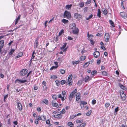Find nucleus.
Masks as SVG:
<instances>
[{
	"mask_svg": "<svg viewBox=\"0 0 127 127\" xmlns=\"http://www.w3.org/2000/svg\"><path fill=\"white\" fill-rule=\"evenodd\" d=\"M88 7H85L84 9V11L85 12H86L88 9Z\"/></svg>",
	"mask_w": 127,
	"mask_h": 127,
	"instance_id": "obj_52",
	"label": "nucleus"
},
{
	"mask_svg": "<svg viewBox=\"0 0 127 127\" xmlns=\"http://www.w3.org/2000/svg\"><path fill=\"white\" fill-rule=\"evenodd\" d=\"M41 117L42 118L41 120L42 121H44L46 120V117L44 115H42L41 116Z\"/></svg>",
	"mask_w": 127,
	"mask_h": 127,
	"instance_id": "obj_38",
	"label": "nucleus"
},
{
	"mask_svg": "<svg viewBox=\"0 0 127 127\" xmlns=\"http://www.w3.org/2000/svg\"><path fill=\"white\" fill-rule=\"evenodd\" d=\"M64 30H63L61 31L59 33V36L61 35L63 32Z\"/></svg>",
	"mask_w": 127,
	"mask_h": 127,
	"instance_id": "obj_60",
	"label": "nucleus"
},
{
	"mask_svg": "<svg viewBox=\"0 0 127 127\" xmlns=\"http://www.w3.org/2000/svg\"><path fill=\"white\" fill-rule=\"evenodd\" d=\"M58 67V66H53L51 67L50 69V70H52L54 69H56V68Z\"/></svg>",
	"mask_w": 127,
	"mask_h": 127,
	"instance_id": "obj_47",
	"label": "nucleus"
},
{
	"mask_svg": "<svg viewBox=\"0 0 127 127\" xmlns=\"http://www.w3.org/2000/svg\"><path fill=\"white\" fill-rule=\"evenodd\" d=\"M42 119V118H41V117L40 116H38L37 117L36 120H41Z\"/></svg>",
	"mask_w": 127,
	"mask_h": 127,
	"instance_id": "obj_63",
	"label": "nucleus"
},
{
	"mask_svg": "<svg viewBox=\"0 0 127 127\" xmlns=\"http://www.w3.org/2000/svg\"><path fill=\"white\" fill-rule=\"evenodd\" d=\"M86 58V57L85 56H82L80 58V61H83Z\"/></svg>",
	"mask_w": 127,
	"mask_h": 127,
	"instance_id": "obj_28",
	"label": "nucleus"
},
{
	"mask_svg": "<svg viewBox=\"0 0 127 127\" xmlns=\"http://www.w3.org/2000/svg\"><path fill=\"white\" fill-rule=\"evenodd\" d=\"M66 82V81L64 80H63L61 81L60 83L62 85H64Z\"/></svg>",
	"mask_w": 127,
	"mask_h": 127,
	"instance_id": "obj_42",
	"label": "nucleus"
},
{
	"mask_svg": "<svg viewBox=\"0 0 127 127\" xmlns=\"http://www.w3.org/2000/svg\"><path fill=\"white\" fill-rule=\"evenodd\" d=\"M54 100H56L57 99V96L55 95H54L52 96Z\"/></svg>",
	"mask_w": 127,
	"mask_h": 127,
	"instance_id": "obj_51",
	"label": "nucleus"
},
{
	"mask_svg": "<svg viewBox=\"0 0 127 127\" xmlns=\"http://www.w3.org/2000/svg\"><path fill=\"white\" fill-rule=\"evenodd\" d=\"M120 14L124 19H125L127 18V14L125 12H121Z\"/></svg>",
	"mask_w": 127,
	"mask_h": 127,
	"instance_id": "obj_9",
	"label": "nucleus"
},
{
	"mask_svg": "<svg viewBox=\"0 0 127 127\" xmlns=\"http://www.w3.org/2000/svg\"><path fill=\"white\" fill-rule=\"evenodd\" d=\"M91 1V0H87V1L86 2V4H90Z\"/></svg>",
	"mask_w": 127,
	"mask_h": 127,
	"instance_id": "obj_49",
	"label": "nucleus"
},
{
	"mask_svg": "<svg viewBox=\"0 0 127 127\" xmlns=\"http://www.w3.org/2000/svg\"><path fill=\"white\" fill-rule=\"evenodd\" d=\"M110 104L109 103L107 102L105 104V106L106 108L108 107L110 105Z\"/></svg>",
	"mask_w": 127,
	"mask_h": 127,
	"instance_id": "obj_45",
	"label": "nucleus"
},
{
	"mask_svg": "<svg viewBox=\"0 0 127 127\" xmlns=\"http://www.w3.org/2000/svg\"><path fill=\"white\" fill-rule=\"evenodd\" d=\"M97 71L96 70H94L91 73L92 75H93L96 73Z\"/></svg>",
	"mask_w": 127,
	"mask_h": 127,
	"instance_id": "obj_48",
	"label": "nucleus"
},
{
	"mask_svg": "<svg viewBox=\"0 0 127 127\" xmlns=\"http://www.w3.org/2000/svg\"><path fill=\"white\" fill-rule=\"evenodd\" d=\"M92 112V111L91 110H90L88 111V112H87L86 113V115L89 116L91 114Z\"/></svg>",
	"mask_w": 127,
	"mask_h": 127,
	"instance_id": "obj_44",
	"label": "nucleus"
},
{
	"mask_svg": "<svg viewBox=\"0 0 127 127\" xmlns=\"http://www.w3.org/2000/svg\"><path fill=\"white\" fill-rule=\"evenodd\" d=\"M102 11L104 15H106L108 13L107 10L105 9H103Z\"/></svg>",
	"mask_w": 127,
	"mask_h": 127,
	"instance_id": "obj_24",
	"label": "nucleus"
},
{
	"mask_svg": "<svg viewBox=\"0 0 127 127\" xmlns=\"http://www.w3.org/2000/svg\"><path fill=\"white\" fill-rule=\"evenodd\" d=\"M4 41L2 40L0 41V52L1 51V49L4 46Z\"/></svg>",
	"mask_w": 127,
	"mask_h": 127,
	"instance_id": "obj_8",
	"label": "nucleus"
},
{
	"mask_svg": "<svg viewBox=\"0 0 127 127\" xmlns=\"http://www.w3.org/2000/svg\"><path fill=\"white\" fill-rule=\"evenodd\" d=\"M82 122H83V121H82V120H77L76 121V123H82Z\"/></svg>",
	"mask_w": 127,
	"mask_h": 127,
	"instance_id": "obj_59",
	"label": "nucleus"
},
{
	"mask_svg": "<svg viewBox=\"0 0 127 127\" xmlns=\"http://www.w3.org/2000/svg\"><path fill=\"white\" fill-rule=\"evenodd\" d=\"M17 108L20 111L22 110V106L20 103L19 102L17 103Z\"/></svg>",
	"mask_w": 127,
	"mask_h": 127,
	"instance_id": "obj_15",
	"label": "nucleus"
},
{
	"mask_svg": "<svg viewBox=\"0 0 127 127\" xmlns=\"http://www.w3.org/2000/svg\"><path fill=\"white\" fill-rule=\"evenodd\" d=\"M8 95H5L4 96V101H5V99L8 97Z\"/></svg>",
	"mask_w": 127,
	"mask_h": 127,
	"instance_id": "obj_64",
	"label": "nucleus"
},
{
	"mask_svg": "<svg viewBox=\"0 0 127 127\" xmlns=\"http://www.w3.org/2000/svg\"><path fill=\"white\" fill-rule=\"evenodd\" d=\"M93 76L90 77L89 76H86L85 79V81L86 82H87L88 81L91 80Z\"/></svg>",
	"mask_w": 127,
	"mask_h": 127,
	"instance_id": "obj_14",
	"label": "nucleus"
},
{
	"mask_svg": "<svg viewBox=\"0 0 127 127\" xmlns=\"http://www.w3.org/2000/svg\"><path fill=\"white\" fill-rule=\"evenodd\" d=\"M87 104V103L84 101H82L80 102V105H85Z\"/></svg>",
	"mask_w": 127,
	"mask_h": 127,
	"instance_id": "obj_32",
	"label": "nucleus"
},
{
	"mask_svg": "<svg viewBox=\"0 0 127 127\" xmlns=\"http://www.w3.org/2000/svg\"><path fill=\"white\" fill-rule=\"evenodd\" d=\"M89 40L91 44L92 45H94L95 43V41L92 39Z\"/></svg>",
	"mask_w": 127,
	"mask_h": 127,
	"instance_id": "obj_39",
	"label": "nucleus"
},
{
	"mask_svg": "<svg viewBox=\"0 0 127 127\" xmlns=\"http://www.w3.org/2000/svg\"><path fill=\"white\" fill-rule=\"evenodd\" d=\"M63 16L64 18H67L68 19L70 18L71 17L70 13L67 10H65L64 11Z\"/></svg>",
	"mask_w": 127,
	"mask_h": 127,
	"instance_id": "obj_2",
	"label": "nucleus"
},
{
	"mask_svg": "<svg viewBox=\"0 0 127 127\" xmlns=\"http://www.w3.org/2000/svg\"><path fill=\"white\" fill-rule=\"evenodd\" d=\"M57 76L54 75L51 76L50 77L51 79H56L57 78Z\"/></svg>",
	"mask_w": 127,
	"mask_h": 127,
	"instance_id": "obj_41",
	"label": "nucleus"
},
{
	"mask_svg": "<svg viewBox=\"0 0 127 127\" xmlns=\"http://www.w3.org/2000/svg\"><path fill=\"white\" fill-rule=\"evenodd\" d=\"M74 95H73V94H72L71 93L70 94L69 96V100L70 101H71L72 100V98L73 97Z\"/></svg>",
	"mask_w": 127,
	"mask_h": 127,
	"instance_id": "obj_20",
	"label": "nucleus"
},
{
	"mask_svg": "<svg viewBox=\"0 0 127 127\" xmlns=\"http://www.w3.org/2000/svg\"><path fill=\"white\" fill-rule=\"evenodd\" d=\"M66 94V93L65 91H63L62 92V94L63 96H65Z\"/></svg>",
	"mask_w": 127,
	"mask_h": 127,
	"instance_id": "obj_56",
	"label": "nucleus"
},
{
	"mask_svg": "<svg viewBox=\"0 0 127 127\" xmlns=\"http://www.w3.org/2000/svg\"><path fill=\"white\" fill-rule=\"evenodd\" d=\"M119 86L121 88L124 90H125L126 89V87L125 86L122 85L121 84L119 83Z\"/></svg>",
	"mask_w": 127,
	"mask_h": 127,
	"instance_id": "obj_23",
	"label": "nucleus"
},
{
	"mask_svg": "<svg viewBox=\"0 0 127 127\" xmlns=\"http://www.w3.org/2000/svg\"><path fill=\"white\" fill-rule=\"evenodd\" d=\"M88 38V39H92L91 38L93 37H94V36L93 35L91 34H89V32H88V34L87 35Z\"/></svg>",
	"mask_w": 127,
	"mask_h": 127,
	"instance_id": "obj_25",
	"label": "nucleus"
},
{
	"mask_svg": "<svg viewBox=\"0 0 127 127\" xmlns=\"http://www.w3.org/2000/svg\"><path fill=\"white\" fill-rule=\"evenodd\" d=\"M28 73V70L25 69H22L20 72V75L22 76L25 75Z\"/></svg>",
	"mask_w": 127,
	"mask_h": 127,
	"instance_id": "obj_3",
	"label": "nucleus"
},
{
	"mask_svg": "<svg viewBox=\"0 0 127 127\" xmlns=\"http://www.w3.org/2000/svg\"><path fill=\"white\" fill-rule=\"evenodd\" d=\"M73 64H78L79 63V61H75V62H73Z\"/></svg>",
	"mask_w": 127,
	"mask_h": 127,
	"instance_id": "obj_58",
	"label": "nucleus"
},
{
	"mask_svg": "<svg viewBox=\"0 0 127 127\" xmlns=\"http://www.w3.org/2000/svg\"><path fill=\"white\" fill-rule=\"evenodd\" d=\"M20 19V18H19V17H18L16 19V21L15 22V24L16 25L17 23L18 22V20Z\"/></svg>",
	"mask_w": 127,
	"mask_h": 127,
	"instance_id": "obj_53",
	"label": "nucleus"
},
{
	"mask_svg": "<svg viewBox=\"0 0 127 127\" xmlns=\"http://www.w3.org/2000/svg\"><path fill=\"white\" fill-rule=\"evenodd\" d=\"M35 43L34 45V47L35 48H36L37 47L38 45V41L37 40L35 41Z\"/></svg>",
	"mask_w": 127,
	"mask_h": 127,
	"instance_id": "obj_36",
	"label": "nucleus"
},
{
	"mask_svg": "<svg viewBox=\"0 0 127 127\" xmlns=\"http://www.w3.org/2000/svg\"><path fill=\"white\" fill-rule=\"evenodd\" d=\"M97 63L98 64H99L101 63V59H100L97 60Z\"/></svg>",
	"mask_w": 127,
	"mask_h": 127,
	"instance_id": "obj_62",
	"label": "nucleus"
},
{
	"mask_svg": "<svg viewBox=\"0 0 127 127\" xmlns=\"http://www.w3.org/2000/svg\"><path fill=\"white\" fill-rule=\"evenodd\" d=\"M76 117L75 115H72L70 116V119H72Z\"/></svg>",
	"mask_w": 127,
	"mask_h": 127,
	"instance_id": "obj_54",
	"label": "nucleus"
},
{
	"mask_svg": "<svg viewBox=\"0 0 127 127\" xmlns=\"http://www.w3.org/2000/svg\"><path fill=\"white\" fill-rule=\"evenodd\" d=\"M93 15L92 14H91L89 16L88 18H86V19L87 20H88L89 19H90L92 18V17H93Z\"/></svg>",
	"mask_w": 127,
	"mask_h": 127,
	"instance_id": "obj_43",
	"label": "nucleus"
},
{
	"mask_svg": "<svg viewBox=\"0 0 127 127\" xmlns=\"http://www.w3.org/2000/svg\"><path fill=\"white\" fill-rule=\"evenodd\" d=\"M81 125V127H83L86 126V123H83Z\"/></svg>",
	"mask_w": 127,
	"mask_h": 127,
	"instance_id": "obj_61",
	"label": "nucleus"
},
{
	"mask_svg": "<svg viewBox=\"0 0 127 127\" xmlns=\"http://www.w3.org/2000/svg\"><path fill=\"white\" fill-rule=\"evenodd\" d=\"M96 101L95 99H93L92 101V104L94 105L96 103Z\"/></svg>",
	"mask_w": 127,
	"mask_h": 127,
	"instance_id": "obj_57",
	"label": "nucleus"
},
{
	"mask_svg": "<svg viewBox=\"0 0 127 127\" xmlns=\"http://www.w3.org/2000/svg\"><path fill=\"white\" fill-rule=\"evenodd\" d=\"M66 44H67V43H65L64 44V45H63V46L62 47H61L60 48V49H61V50L63 49V52H65L66 51V50L67 49V47L65 48V47L66 46Z\"/></svg>",
	"mask_w": 127,
	"mask_h": 127,
	"instance_id": "obj_11",
	"label": "nucleus"
},
{
	"mask_svg": "<svg viewBox=\"0 0 127 127\" xmlns=\"http://www.w3.org/2000/svg\"><path fill=\"white\" fill-rule=\"evenodd\" d=\"M119 107H117L115 109V112L116 113V114H117V112L119 111Z\"/></svg>",
	"mask_w": 127,
	"mask_h": 127,
	"instance_id": "obj_50",
	"label": "nucleus"
},
{
	"mask_svg": "<svg viewBox=\"0 0 127 127\" xmlns=\"http://www.w3.org/2000/svg\"><path fill=\"white\" fill-rule=\"evenodd\" d=\"M67 125L69 126L72 127L73 126L74 124L71 122H69L67 124Z\"/></svg>",
	"mask_w": 127,
	"mask_h": 127,
	"instance_id": "obj_30",
	"label": "nucleus"
},
{
	"mask_svg": "<svg viewBox=\"0 0 127 127\" xmlns=\"http://www.w3.org/2000/svg\"><path fill=\"white\" fill-rule=\"evenodd\" d=\"M23 55V53L22 52H20L18 54V55L15 57V59H17L20 57H21Z\"/></svg>",
	"mask_w": 127,
	"mask_h": 127,
	"instance_id": "obj_18",
	"label": "nucleus"
},
{
	"mask_svg": "<svg viewBox=\"0 0 127 127\" xmlns=\"http://www.w3.org/2000/svg\"><path fill=\"white\" fill-rule=\"evenodd\" d=\"M109 23L113 27H115V25L114 23L111 20H109Z\"/></svg>",
	"mask_w": 127,
	"mask_h": 127,
	"instance_id": "obj_31",
	"label": "nucleus"
},
{
	"mask_svg": "<svg viewBox=\"0 0 127 127\" xmlns=\"http://www.w3.org/2000/svg\"><path fill=\"white\" fill-rule=\"evenodd\" d=\"M58 97L61 98L62 101L64 100L66 98V97L65 96H62L61 94H59L58 95Z\"/></svg>",
	"mask_w": 127,
	"mask_h": 127,
	"instance_id": "obj_16",
	"label": "nucleus"
},
{
	"mask_svg": "<svg viewBox=\"0 0 127 127\" xmlns=\"http://www.w3.org/2000/svg\"><path fill=\"white\" fill-rule=\"evenodd\" d=\"M101 12L100 10L99 9H98L97 16L99 18H100L101 17Z\"/></svg>",
	"mask_w": 127,
	"mask_h": 127,
	"instance_id": "obj_22",
	"label": "nucleus"
},
{
	"mask_svg": "<svg viewBox=\"0 0 127 127\" xmlns=\"http://www.w3.org/2000/svg\"><path fill=\"white\" fill-rule=\"evenodd\" d=\"M65 110L64 109H63L60 112V114H64L65 113Z\"/></svg>",
	"mask_w": 127,
	"mask_h": 127,
	"instance_id": "obj_40",
	"label": "nucleus"
},
{
	"mask_svg": "<svg viewBox=\"0 0 127 127\" xmlns=\"http://www.w3.org/2000/svg\"><path fill=\"white\" fill-rule=\"evenodd\" d=\"M72 4L67 5L65 6V8L67 9L70 10L72 6Z\"/></svg>",
	"mask_w": 127,
	"mask_h": 127,
	"instance_id": "obj_21",
	"label": "nucleus"
},
{
	"mask_svg": "<svg viewBox=\"0 0 127 127\" xmlns=\"http://www.w3.org/2000/svg\"><path fill=\"white\" fill-rule=\"evenodd\" d=\"M105 41L106 42H108L109 41L110 36L108 33H106L105 34Z\"/></svg>",
	"mask_w": 127,
	"mask_h": 127,
	"instance_id": "obj_5",
	"label": "nucleus"
},
{
	"mask_svg": "<svg viewBox=\"0 0 127 127\" xmlns=\"http://www.w3.org/2000/svg\"><path fill=\"white\" fill-rule=\"evenodd\" d=\"M62 22L64 24H65L67 23L68 22V21L66 20L65 19H63L62 20Z\"/></svg>",
	"mask_w": 127,
	"mask_h": 127,
	"instance_id": "obj_29",
	"label": "nucleus"
},
{
	"mask_svg": "<svg viewBox=\"0 0 127 127\" xmlns=\"http://www.w3.org/2000/svg\"><path fill=\"white\" fill-rule=\"evenodd\" d=\"M51 104L52 106L54 107H56L58 106V103L56 102H55L54 100L52 101Z\"/></svg>",
	"mask_w": 127,
	"mask_h": 127,
	"instance_id": "obj_19",
	"label": "nucleus"
},
{
	"mask_svg": "<svg viewBox=\"0 0 127 127\" xmlns=\"http://www.w3.org/2000/svg\"><path fill=\"white\" fill-rule=\"evenodd\" d=\"M60 71L61 73L62 74H64L65 73V70L62 69H61L60 70Z\"/></svg>",
	"mask_w": 127,
	"mask_h": 127,
	"instance_id": "obj_34",
	"label": "nucleus"
},
{
	"mask_svg": "<svg viewBox=\"0 0 127 127\" xmlns=\"http://www.w3.org/2000/svg\"><path fill=\"white\" fill-rule=\"evenodd\" d=\"M70 28L72 30L73 33L74 34H77L79 32V30L77 28H76V25L74 23L71 24L70 26Z\"/></svg>",
	"mask_w": 127,
	"mask_h": 127,
	"instance_id": "obj_1",
	"label": "nucleus"
},
{
	"mask_svg": "<svg viewBox=\"0 0 127 127\" xmlns=\"http://www.w3.org/2000/svg\"><path fill=\"white\" fill-rule=\"evenodd\" d=\"M102 75L104 76H107L108 75L106 71H103L102 73Z\"/></svg>",
	"mask_w": 127,
	"mask_h": 127,
	"instance_id": "obj_27",
	"label": "nucleus"
},
{
	"mask_svg": "<svg viewBox=\"0 0 127 127\" xmlns=\"http://www.w3.org/2000/svg\"><path fill=\"white\" fill-rule=\"evenodd\" d=\"M80 93H77L76 96V100L78 103H79L78 100L80 99Z\"/></svg>",
	"mask_w": 127,
	"mask_h": 127,
	"instance_id": "obj_12",
	"label": "nucleus"
},
{
	"mask_svg": "<svg viewBox=\"0 0 127 127\" xmlns=\"http://www.w3.org/2000/svg\"><path fill=\"white\" fill-rule=\"evenodd\" d=\"M121 96L122 99L123 100H125L126 98V96L125 93H124V91H122L121 93Z\"/></svg>",
	"mask_w": 127,
	"mask_h": 127,
	"instance_id": "obj_7",
	"label": "nucleus"
},
{
	"mask_svg": "<svg viewBox=\"0 0 127 127\" xmlns=\"http://www.w3.org/2000/svg\"><path fill=\"white\" fill-rule=\"evenodd\" d=\"M15 51L14 49H11V50L10 51V52L9 53V54L10 55H12L14 52Z\"/></svg>",
	"mask_w": 127,
	"mask_h": 127,
	"instance_id": "obj_37",
	"label": "nucleus"
},
{
	"mask_svg": "<svg viewBox=\"0 0 127 127\" xmlns=\"http://www.w3.org/2000/svg\"><path fill=\"white\" fill-rule=\"evenodd\" d=\"M100 55V53L98 51H96L94 53V56L95 58L98 57Z\"/></svg>",
	"mask_w": 127,
	"mask_h": 127,
	"instance_id": "obj_13",
	"label": "nucleus"
},
{
	"mask_svg": "<svg viewBox=\"0 0 127 127\" xmlns=\"http://www.w3.org/2000/svg\"><path fill=\"white\" fill-rule=\"evenodd\" d=\"M27 80H22L20 79H17L15 81V83H24L27 82Z\"/></svg>",
	"mask_w": 127,
	"mask_h": 127,
	"instance_id": "obj_6",
	"label": "nucleus"
},
{
	"mask_svg": "<svg viewBox=\"0 0 127 127\" xmlns=\"http://www.w3.org/2000/svg\"><path fill=\"white\" fill-rule=\"evenodd\" d=\"M82 17V15L77 13H75L74 14V18L75 19H77L78 18H81Z\"/></svg>",
	"mask_w": 127,
	"mask_h": 127,
	"instance_id": "obj_10",
	"label": "nucleus"
},
{
	"mask_svg": "<svg viewBox=\"0 0 127 127\" xmlns=\"http://www.w3.org/2000/svg\"><path fill=\"white\" fill-rule=\"evenodd\" d=\"M55 82L56 83V85L57 86H59V83H60V82L59 80H56Z\"/></svg>",
	"mask_w": 127,
	"mask_h": 127,
	"instance_id": "obj_46",
	"label": "nucleus"
},
{
	"mask_svg": "<svg viewBox=\"0 0 127 127\" xmlns=\"http://www.w3.org/2000/svg\"><path fill=\"white\" fill-rule=\"evenodd\" d=\"M90 63L89 62L85 63L84 65V66L85 67H87L89 65Z\"/></svg>",
	"mask_w": 127,
	"mask_h": 127,
	"instance_id": "obj_26",
	"label": "nucleus"
},
{
	"mask_svg": "<svg viewBox=\"0 0 127 127\" xmlns=\"http://www.w3.org/2000/svg\"><path fill=\"white\" fill-rule=\"evenodd\" d=\"M72 78V75L70 74L69 75L68 78V84L70 85H71L72 83L71 80Z\"/></svg>",
	"mask_w": 127,
	"mask_h": 127,
	"instance_id": "obj_4",
	"label": "nucleus"
},
{
	"mask_svg": "<svg viewBox=\"0 0 127 127\" xmlns=\"http://www.w3.org/2000/svg\"><path fill=\"white\" fill-rule=\"evenodd\" d=\"M54 117L55 118L60 119H61L62 117V115L61 114H59L57 115H56L54 116Z\"/></svg>",
	"mask_w": 127,
	"mask_h": 127,
	"instance_id": "obj_17",
	"label": "nucleus"
},
{
	"mask_svg": "<svg viewBox=\"0 0 127 127\" xmlns=\"http://www.w3.org/2000/svg\"><path fill=\"white\" fill-rule=\"evenodd\" d=\"M77 90V89H75L71 93L74 95V94L76 92Z\"/></svg>",
	"mask_w": 127,
	"mask_h": 127,
	"instance_id": "obj_55",
	"label": "nucleus"
},
{
	"mask_svg": "<svg viewBox=\"0 0 127 127\" xmlns=\"http://www.w3.org/2000/svg\"><path fill=\"white\" fill-rule=\"evenodd\" d=\"M43 102L44 103L48 105V102L47 100L46 99H44L43 101Z\"/></svg>",
	"mask_w": 127,
	"mask_h": 127,
	"instance_id": "obj_35",
	"label": "nucleus"
},
{
	"mask_svg": "<svg viewBox=\"0 0 127 127\" xmlns=\"http://www.w3.org/2000/svg\"><path fill=\"white\" fill-rule=\"evenodd\" d=\"M84 2H82L80 3V7L81 8H82L84 6Z\"/></svg>",
	"mask_w": 127,
	"mask_h": 127,
	"instance_id": "obj_33",
	"label": "nucleus"
}]
</instances>
